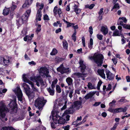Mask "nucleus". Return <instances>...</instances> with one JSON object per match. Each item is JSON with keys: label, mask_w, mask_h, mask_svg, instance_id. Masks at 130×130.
I'll return each instance as SVG.
<instances>
[{"label": "nucleus", "mask_w": 130, "mask_h": 130, "mask_svg": "<svg viewBox=\"0 0 130 130\" xmlns=\"http://www.w3.org/2000/svg\"><path fill=\"white\" fill-rule=\"evenodd\" d=\"M10 107L9 110L6 106L4 101L0 102V119L3 121L7 120L5 118L6 113L8 111L11 113H14L17 111V104L15 100L12 101L9 104Z\"/></svg>", "instance_id": "obj_1"}, {"label": "nucleus", "mask_w": 130, "mask_h": 130, "mask_svg": "<svg viewBox=\"0 0 130 130\" xmlns=\"http://www.w3.org/2000/svg\"><path fill=\"white\" fill-rule=\"evenodd\" d=\"M79 64L80 65V68L81 70V71L82 73H80L79 72L75 73L74 74V78L77 79V80H80V79L84 80L85 79L84 77H86L85 76L86 74L84 72H85L86 67L84 64V61L82 60H79Z\"/></svg>", "instance_id": "obj_2"}, {"label": "nucleus", "mask_w": 130, "mask_h": 130, "mask_svg": "<svg viewBox=\"0 0 130 130\" xmlns=\"http://www.w3.org/2000/svg\"><path fill=\"white\" fill-rule=\"evenodd\" d=\"M53 119V121L55 124H64L66 122V121L69 120L70 116L67 115L64 118H62L58 115L56 113L52 115Z\"/></svg>", "instance_id": "obj_3"}, {"label": "nucleus", "mask_w": 130, "mask_h": 130, "mask_svg": "<svg viewBox=\"0 0 130 130\" xmlns=\"http://www.w3.org/2000/svg\"><path fill=\"white\" fill-rule=\"evenodd\" d=\"M104 58L103 56L100 54H95L93 56H89L88 57L89 59L91 60H93L99 66H102Z\"/></svg>", "instance_id": "obj_4"}, {"label": "nucleus", "mask_w": 130, "mask_h": 130, "mask_svg": "<svg viewBox=\"0 0 130 130\" xmlns=\"http://www.w3.org/2000/svg\"><path fill=\"white\" fill-rule=\"evenodd\" d=\"M82 101H77L75 102L72 106L69 109L66 110L65 113L67 114L73 113L74 111V108L78 110L82 107Z\"/></svg>", "instance_id": "obj_5"}, {"label": "nucleus", "mask_w": 130, "mask_h": 130, "mask_svg": "<svg viewBox=\"0 0 130 130\" xmlns=\"http://www.w3.org/2000/svg\"><path fill=\"white\" fill-rule=\"evenodd\" d=\"M46 102V101L44 100L43 98H38L35 101V106L40 110L42 108Z\"/></svg>", "instance_id": "obj_6"}, {"label": "nucleus", "mask_w": 130, "mask_h": 130, "mask_svg": "<svg viewBox=\"0 0 130 130\" xmlns=\"http://www.w3.org/2000/svg\"><path fill=\"white\" fill-rule=\"evenodd\" d=\"M31 80L36 82V85L38 87L40 86V84L42 86H44V82L40 76H36L31 77L30 78Z\"/></svg>", "instance_id": "obj_7"}, {"label": "nucleus", "mask_w": 130, "mask_h": 130, "mask_svg": "<svg viewBox=\"0 0 130 130\" xmlns=\"http://www.w3.org/2000/svg\"><path fill=\"white\" fill-rule=\"evenodd\" d=\"M26 75L25 74H24L23 75L22 77L23 80L24 82L28 83L29 84L31 85L32 89L34 91L36 92H38L39 89L34 86L33 83L31 82L27 79L26 77Z\"/></svg>", "instance_id": "obj_8"}, {"label": "nucleus", "mask_w": 130, "mask_h": 130, "mask_svg": "<svg viewBox=\"0 0 130 130\" xmlns=\"http://www.w3.org/2000/svg\"><path fill=\"white\" fill-rule=\"evenodd\" d=\"M39 72L40 76L43 77H44L45 76H47L48 74L49 73L48 69L45 67L40 68Z\"/></svg>", "instance_id": "obj_9"}, {"label": "nucleus", "mask_w": 130, "mask_h": 130, "mask_svg": "<svg viewBox=\"0 0 130 130\" xmlns=\"http://www.w3.org/2000/svg\"><path fill=\"white\" fill-rule=\"evenodd\" d=\"M14 92L17 96L18 100L21 102L22 101V93L19 87H17L14 90Z\"/></svg>", "instance_id": "obj_10"}, {"label": "nucleus", "mask_w": 130, "mask_h": 130, "mask_svg": "<svg viewBox=\"0 0 130 130\" xmlns=\"http://www.w3.org/2000/svg\"><path fill=\"white\" fill-rule=\"evenodd\" d=\"M44 6V4H42L40 5V8L38 9V12L36 15V20H38L40 21L41 20V10L43 8Z\"/></svg>", "instance_id": "obj_11"}, {"label": "nucleus", "mask_w": 130, "mask_h": 130, "mask_svg": "<svg viewBox=\"0 0 130 130\" xmlns=\"http://www.w3.org/2000/svg\"><path fill=\"white\" fill-rule=\"evenodd\" d=\"M10 57L7 56L1 58V60L3 61V64L4 65H8V64L10 62Z\"/></svg>", "instance_id": "obj_12"}, {"label": "nucleus", "mask_w": 130, "mask_h": 130, "mask_svg": "<svg viewBox=\"0 0 130 130\" xmlns=\"http://www.w3.org/2000/svg\"><path fill=\"white\" fill-rule=\"evenodd\" d=\"M32 2V0H26L22 6V7L23 8H28L31 5Z\"/></svg>", "instance_id": "obj_13"}, {"label": "nucleus", "mask_w": 130, "mask_h": 130, "mask_svg": "<svg viewBox=\"0 0 130 130\" xmlns=\"http://www.w3.org/2000/svg\"><path fill=\"white\" fill-rule=\"evenodd\" d=\"M107 77L109 80H110L113 79L114 77V75L110 71L108 70L106 71Z\"/></svg>", "instance_id": "obj_14"}, {"label": "nucleus", "mask_w": 130, "mask_h": 130, "mask_svg": "<svg viewBox=\"0 0 130 130\" xmlns=\"http://www.w3.org/2000/svg\"><path fill=\"white\" fill-rule=\"evenodd\" d=\"M28 18V16H27L26 14H24L22 15L21 19L17 20V22H18L20 24L23 23V21H26Z\"/></svg>", "instance_id": "obj_15"}, {"label": "nucleus", "mask_w": 130, "mask_h": 130, "mask_svg": "<svg viewBox=\"0 0 130 130\" xmlns=\"http://www.w3.org/2000/svg\"><path fill=\"white\" fill-rule=\"evenodd\" d=\"M101 31L104 35L107 34L108 32V29L107 26L104 25V26H102L101 28Z\"/></svg>", "instance_id": "obj_16"}, {"label": "nucleus", "mask_w": 130, "mask_h": 130, "mask_svg": "<svg viewBox=\"0 0 130 130\" xmlns=\"http://www.w3.org/2000/svg\"><path fill=\"white\" fill-rule=\"evenodd\" d=\"M22 86L23 87L26 93L30 91V88L29 86L26 83H23L22 85Z\"/></svg>", "instance_id": "obj_17"}, {"label": "nucleus", "mask_w": 130, "mask_h": 130, "mask_svg": "<svg viewBox=\"0 0 130 130\" xmlns=\"http://www.w3.org/2000/svg\"><path fill=\"white\" fill-rule=\"evenodd\" d=\"M30 99H31L35 97V93L33 92H31L30 91L26 93Z\"/></svg>", "instance_id": "obj_18"}, {"label": "nucleus", "mask_w": 130, "mask_h": 130, "mask_svg": "<svg viewBox=\"0 0 130 130\" xmlns=\"http://www.w3.org/2000/svg\"><path fill=\"white\" fill-rule=\"evenodd\" d=\"M104 70L103 69L98 70V72L99 75L103 78L105 79L106 78L105 75L104 73Z\"/></svg>", "instance_id": "obj_19"}, {"label": "nucleus", "mask_w": 130, "mask_h": 130, "mask_svg": "<svg viewBox=\"0 0 130 130\" xmlns=\"http://www.w3.org/2000/svg\"><path fill=\"white\" fill-rule=\"evenodd\" d=\"M54 87H49L47 88V90L49 93L50 95H53L55 93V90L54 89Z\"/></svg>", "instance_id": "obj_20"}, {"label": "nucleus", "mask_w": 130, "mask_h": 130, "mask_svg": "<svg viewBox=\"0 0 130 130\" xmlns=\"http://www.w3.org/2000/svg\"><path fill=\"white\" fill-rule=\"evenodd\" d=\"M95 93L96 92H90L85 96L84 98L86 99H88L92 97Z\"/></svg>", "instance_id": "obj_21"}, {"label": "nucleus", "mask_w": 130, "mask_h": 130, "mask_svg": "<svg viewBox=\"0 0 130 130\" xmlns=\"http://www.w3.org/2000/svg\"><path fill=\"white\" fill-rule=\"evenodd\" d=\"M127 110V108L126 107L124 108H120L116 109V112H125Z\"/></svg>", "instance_id": "obj_22"}, {"label": "nucleus", "mask_w": 130, "mask_h": 130, "mask_svg": "<svg viewBox=\"0 0 130 130\" xmlns=\"http://www.w3.org/2000/svg\"><path fill=\"white\" fill-rule=\"evenodd\" d=\"M32 39V38L30 36L26 35L24 38L23 39L24 41H26L27 40V42L28 43H30Z\"/></svg>", "instance_id": "obj_23"}, {"label": "nucleus", "mask_w": 130, "mask_h": 130, "mask_svg": "<svg viewBox=\"0 0 130 130\" xmlns=\"http://www.w3.org/2000/svg\"><path fill=\"white\" fill-rule=\"evenodd\" d=\"M64 67H63V64H61L60 66L57 69V70L58 71L60 72L61 74H64L63 70Z\"/></svg>", "instance_id": "obj_24"}, {"label": "nucleus", "mask_w": 130, "mask_h": 130, "mask_svg": "<svg viewBox=\"0 0 130 130\" xmlns=\"http://www.w3.org/2000/svg\"><path fill=\"white\" fill-rule=\"evenodd\" d=\"M66 82L68 85H71L73 83V79L70 77H68L66 79Z\"/></svg>", "instance_id": "obj_25"}, {"label": "nucleus", "mask_w": 130, "mask_h": 130, "mask_svg": "<svg viewBox=\"0 0 130 130\" xmlns=\"http://www.w3.org/2000/svg\"><path fill=\"white\" fill-rule=\"evenodd\" d=\"M10 8H7L5 7V9H4L3 11V14L4 15H7L9 13Z\"/></svg>", "instance_id": "obj_26"}, {"label": "nucleus", "mask_w": 130, "mask_h": 130, "mask_svg": "<svg viewBox=\"0 0 130 130\" xmlns=\"http://www.w3.org/2000/svg\"><path fill=\"white\" fill-rule=\"evenodd\" d=\"M7 91V89L5 88L3 89H0V97H2L3 96V93H5Z\"/></svg>", "instance_id": "obj_27"}, {"label": "nucleus", "mask_w": 130, "mask_h": 130, "mask_svg": "<svg viewBox=\"0 0 130 130\" xmlns=\"http://www.w3.org/2000/svg\"><path fill=\"white\" fill-rule=\"evenodd\" d=\"M93 44V40L92 38H90V42L88 44V47L91 50L92 48Z\"/></svg>", "instance_id": "obj_28"}, {"label": "nucleus", "mask_w": 130, "mask_h": 130, "mask_svg": "<svg viewBox=\"0 0 130 130\" xmlns=\"http://www.w3.org/2000/svg\"><path fill=\"white\" fill-rule=\"evenodd\" d=\"M87 86L88 88L89 89H95V87L93 86L92 84L90 82H89L88 83Z\"/></svg>", "instance_id": "obj_29"}, {"label": "nucleus", "mask_w": 130, "mask_h": 130, "mask_svg": "<svg viewBox=\"0 0 130 130\" xmlns=\"http://www.w3.org/2000/svg\"><path fill=\"white\" fill-rule=\"evenodd\" d=\"M58 80L57 79H55L52 82L51 85V87H55L56 84L57 83Z\"/></svg>", "instance_id": "obj_30"}, {"label": "nucleus", "mask_w": 130, "mask_h": 130, "mask_svg": "<svg viewBox=\"0 0 130 130\" xmlns=\"http://www.w3.org/2000/svg\"><path fill=\"white\" fill-rule=\"evenodd\" d=\"M63 47L65 49H67L68 48V43L66 41H64L62 42Z\"/></svg>", "instance_id": "obj_31"}, {"label": "nucleus", "mask_w": 130, "mask_h": 130, "mask_svg": "<svg viewBox=\"0 0 130 130\" xmlns=\"http://www.w3.org/2000/svg\"><path fill=\"white\" fill-rule=\"evenodd\" d=\"M17 7V6L16 5H15V3L14 2H12V6L11 7V8H10V9H11V11H13L14 9H15Z\"/></svg>", "instance_id": "obj_32"}, {"label": "nucleus", "mask_w": 130, "mask_h": 130, "mask_svg": "<svg viewBox=\"0 0 130 130\" xmlns=\"http://www.w3.org/2000/svg\"><path fill=\"white\" fill-rule=\"evenodd\" d=\"M87 117H88L87 116H85L83 120L82 121V122L79 123H78L77 124V125L79 126V125H80L82 123H83L84 122H86V120L87 119Z\"/></svg>", "instance_id": "obj_33"}, {"label": "nucleus", "mask_w": 130, "mask_h": 130, "mask_svg": "<svg viewBox=\"0 0 130 130\" xmlns=\"http://www.w3.org/2000/svg\"><path fill=\"white\" fill-rule=\"evenodd\" d=\"M27 29L26 28L24 29L21 32V35L23 36L26 35L27 33Z\"/></svg>", "instance_id": "obj_34"}, {"label": "nucleus", "mask_w": 130, "mask_h": 130, "mask_svg": "<svg viewBox=\"0 0 130 130\" xmlns=\"http://www.w3.org/2000/svg\"><path fill=\"white\" fill-rule=\"evenodd\" d=\"M95 6L94 4H92L90 5H87L85 6V8H89L90 9H92Z\"/></svg>", "instance_id": "obj_35"}, {"label": "nucleus", "mask_w": 130, "mask_h": 130, "mask_svg": "<svg viewBox=\"0 0 130 130\" xmlns=\"http://www.w3.org/2000/svg\"><path fill=\"white\" fill-rule=\"evenodd\" d=\"M57 50L55 48H53L50 54L51 55H55L57 53Z\"/></svg>", "instance_id": "obj_36"}, {"label": "nucleus", "mask_w": 130, "mask_h": 130, "mask_svg": "<svg viewBox=\"0 0 130 130\" xmlns=\"http://www.w3.org/2000/svg\"><path fill=\"white\" fill-rule=\"evenodd\" d=\"M116 8H117L118 9L120 8V6L118 3H117L114 5L113 8L111 9V11H112L113 10V9Z\"/></svg>", "instance_id": "obj_37"}, {"label": "nucleus", "mask_w": 130, "mask_h": 130, "mask_svg": "<svg viewBox=\"0 0 130 130\" xmlns=\"http://www.w3.org/2000/svg\"><path fill=\"white\" fill-rule=\"evenodd\" d=\"M57 91L58 93H60L61 92V90L60 86L58 85H57L56 87Z\"/></svg>", "instance_id": "obj_38"}, {"label": "nucleus", "mask_w": 130, "mask_h": 130, "mask_svg": "<svg viewBox=\"0 0 130 130\" xmlns=\"http://www.w3.org/2000/svg\"><path fill=\"white\" fill-rule=\"evenodd\" d=\"M119 31L117 29L116 30L114 31L113 34L112 35L113 36H119Z\"/></svg>", "instance_id": "obj_39"}, {"label": "nucleus", "mask_w": 130, "mask_h": 130, "mask_svg": "<svg viewBox=\"0 0 130 130\" xmlns=\"http://www.w3.org/2000/svg\"><path fill=\"white\" fill-rule=\"evenodd\" d=\"M117 24L118 25H120L123 26V27H124V25L125 24L123 23V22L122 21L119 19L118 21Z\"/></svg>", "instance_id": "obj_40"}, {"label": "nucleus", "mask_w": 130, "mask_h": 130, "mask_svg": "<svg viewBox=\"0 0 130 130\" xmlns=\"http://www.w3.org/2000/svg\"><path fill=\"white\" fill-rule=\"evenodd\" d=\"M63 70L64 73H70L71 72L70 69L69 68H66L64 67Z\"/></svg>", "instance_id": "obj_41"}, {"label": "nucleus", "mask_w": 130, "mask_h": 130, "mask_svg": "<svg viewBox=\"0 0 130 130\" xmlns=\"http://www.w3.org/2000/svg\"><path fill=\"white\" fill-rule=\"evenodd\" d=\"M119 20H123L122 21L123 22L125 23H126L127 22V20L126 19V18L124 17H122V18L120 17L119 18Z\"/></svg>", "instance_id": "obj_42"}, {"label": "nucleus", "mask_w": 130, "mask_h": 130, "mask_svg": "<svg viewBox=\"0 0 130 130\" xmlns=\"http://www.w3.org/2000/svg\"><path fill=\"white\" fill-rule=\"evenodd\" d=\"M102 83V82L100 80L98 82L97 88L98 90H99L100 89V87L101 86V85Z\"/></svg>", "instance_id": "obj_43"}, {"label": "nucleus", "mask_w": 130, "mask_h": 130, "mask_svg": "<svg viewBox=\"0 0 130 130\" xmlns=\"http://www.w3.org/2000/svg\"><path fill=\"white\" fill-rule=\"evenodd\" d=\"M31 12V10L30 9H29L26 11V13L24 14L26 15L27 16H28V17Z\"/></svg>", "instance_id": "obj_44"}, {"label": "nucleus", "mask_w": 130, "mask_h": 130, "mask_svg": "<svg viewBox=\"0 0 130 130\" xmlns=\"http://www.w3.org/2000/svg\"><path fill=\"white\" fill-rule=\"evenodd\" d=\"M74 92V90L72 89L70 90L69 94V97L71 98L73 96L72 94Z\"/></svg>", "instance_id": "obj_45"}, {"label": "nucleus", "mask_w": 130, "mask_h": 130, "mask_svg": "<svg viewBox=\"0 0 130 130\" xmlns=\"http://www.w3.org/2000/svg\"><path fill=\"white\" fill-rule=\"evenodd\" d=\"M108 111L112 113H116V109H113L111 108H109L108 110Z\"/></svg>", "instance_id": "obj_46"}, {"label": "nucleus", "mask_w": 130, "mask_h": 130, "mask_svg": "<svg viewBox=\"0 0 130 130\" xmlns=\"http://www.w3.org/2000/svg\"><path fill=\"white\" fill-rule=\"evenodd\" d=\"M75 33H73L72 36V39L74 42H75L76 40V37L75 36Z\"/></svg>", "instance_id": "obj_47"}, {"label": "nucleus", "mask_w": 130, "mask_h": 130, "mask_svg": "<svg viewBox=\"0 0 130 130\" xmlns=\"http://www.w3.org/2000/svg\"><path fill=\"white\" fill-rule=\"evenodd\" d=\"M62 127L64 130H69L70 126L69 125H67L66 126H63Z\"/></svg>", "instance_id": "obj_48"}, {"label": "nucleus", "mask_w": 130, "mask_h": 130, "mask_svg": "<svg viewBox=\"0 0 130 130\" xmlns=\"http://www.w3.org/2000/svg\"><path fill=\"white\" fill-rule=\"evenodd\" d=\"M93 29L92 26H90L89 27V32L90 34L91 35L93 33Z\"/></svg>", "instance_id": "obj_49"}, {"label": "nucleus", "mask_w": 130, "mask_h": 130, "mask_svg": "<svg viewBox=\"0 0 130 130\" xmlns=\"http://www.w3.org/2000/svg\"><path fill=\"white\" fill-rule=\"evenodd\" d=\"M57 7L56 6L54 7L53 10L54 13L55 15L57 14Z\"/></svg>", "instance_id": "obj_50"}, {"label": "nucleus", "mask_w": 130, "mask_h": 130, "mask_svg": "<svg viewBox=\"0 0 130 130\" xmlns=\"http://www.w3.org/2000/svg\"><path fill=\"white\" fill-rule=\"evenodd\" d=\"M41 26L40 25H38L36 30V31L37 33H38L41 30Z\"/></svg>", "instance_id": "obj_51"}, {"label": "nucleus", "mask_w": 130, "mask_h": 130, "mask_svg": "<svg viewBox=\"0 0 130 130\" xmlns=\"http://www.w3.org/2000/svg\"><path fill=\"white\" fill-rule=\"evenodd\" d=\"M82 43L84 47L85 46V39L84 37H83L82 38Z\"/></svg>", "instance_id": "obj_52"}, {"label": "nucleus", "mask_w": 130, "mask_h": 130, "mask_svg": "<svg viewBox=\"0 0 130 130\" xmlns=\"http://www.w3.org/2000/svg\"><path fill=\"white\" fill-rule=\"evenodd\" d=\"M123 27L126 29H130V25L125 24Z\"/></svg>", "instance_id": "obj_53"}, {"label": "nucleus", "mask_w": 130, "mask_h": 130, "mask_svg": "<svg viewBox=\"0 0 130 130\" xmlns=\"http://www.w3.org/2000/svg\"><path fill=\"white\" fill-rule=\"evenodd\" d=\"M103 8H101L100 10L98 12V14L99 15H100L102 14L103 13Z\"/></svg>", "instance_id": "obj_54"}, {"label": "nucleus", "mask_w": 130, "mask_h": 130, "mask_svg": "<svg viewBox=\"0 0 130 130\" xmlns=\"http://www.w3.org/2000/svg\"><path fill=\"white\" fill-rule=\"evenodd\" d=\"M97 38L100 40H101L102 39L103 36L101 35L98 34L97 36Z\"/></svg>", "instance_id": "obj_55"}, {"label": "nucleus", "mask_w": 130, "mask_h": 130, "mask_svg": "<svg viewBox=\"0 0 130 130\" xmlns=\"http://www.w3.org/2000/svg\"><path fill=\"white\" fill-rule=\"evenodd\" d=\"M112 60L113 61L114 64H116L117 63V59L116 58L112 59Z\"/></svg>", "instance_id": "obj_56"}, {"label": "nucleus", "mask_w": 130, "mask_h": 130, "mask_svg": "<svg viewBox=\"0 0 130 130\" xmlns=\"http://www.w3.org/2000/svg\"><path fill=\"white\" fill-rule=\"evenodd\" d=\"M74 11L77 14H78L79 13L80 11V10L79 8H77V9H76L74 10Z\"/></svg>", "instance_id": "obj_57"}, {"label": "nucleus", "mask_w": 130, "mask_h": 130, "mask_svg": "<svg viewBox=\"0 0 130 130\" xmlns=\"http://www.w3.org/2000/svg\"><path fill=\"white\" fill-rule=\"evenodd\" d=\"M43 19L44 20H48L49 19L48 16L46 14L44 15L43 17Z\"/></svg>", "instance_id": "obj_58"}, {"label": "nucleus", "mask_w": 130, "mask_h": 130, "mask_svg": "<svg viewBox=\"0 0 130 130\" xmlns=\"http://www.w3.org/2000/svg\"><path fill=\"white\" fill-rule=\"evenodd\" d=\"M111 89V85L110 84H109L108 85V87L106 89V90L109 91Z\"/></svg>", "instance_id": "obj_59"}, {"label": "nucleus", "mask_w": 130, "mask_h": 130, "mask_svg": "<svg viewBox=\"0 0 130 130\" xmlns=\"http://www.w3.org/2000/svg\"><path fill=\"white\" fill-rule=\"evenodd\" d=\"M101 104L100 102H95V103L93 105L94 106H97Z\"/></svg>", "instance_id": "obj_60"}, {"label": "nucleus", "mask_w": 130, "mask_h": 130, "mask_svg": "<svg viewBox=\"0 0 130 130\" xmlns=\"http://www.w3.org/2000/svg\"><path fill=\"white\" fill-rule=\"evenodd\" d=\"M127 101V100L124 99H120L118 101V102H126Z\"/></svg>", "instance_id": "obj_61"}, {"label": "nucleus", "mask_w": 130, "mask_h": 130, "mask_svg": "<svg viewBox=\"0 0 130 130\" xmlns=\"http://www.w3.org/2000/svg\"><path fill=\"white\" fill-rule=\"evenodd\" d=\"M28 63L29 65L32 64L34 65H35L36 64V63L33 61H32L31 62H28Z\"/></svg>", "instance_id": "obj_62"}, {"label": "nucleus", "mask_w": 130, "mask_h": 130, "mask_svg": "<svg viewBox=\"0 0 130 130\" xmlns=\"http://www.w3.org/2000/svg\"><path fill=\"white\" fill-rule=\"evenodd\" d=\"M61 28H59L56 30L55 32L57 34L59 32H60L61 31Z\"/></svg>", "instance_id": "obj_63"}, {"label": "nucleus", "mask_w": 130, "mask_h": 130, "mask_svg": "<svg viewBox=\"0 0 130 130\" xmlns=\"http://www.w3.org/2000/svg\"><path fill=\"white\" fill-rule=\"evenodd\" d=\"M54 123L52 122L51 123V126L52 128H55V124H55L54 122Z\"/></svg>", "instance_id": "obj_64"}]
</instances>
